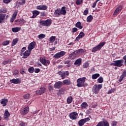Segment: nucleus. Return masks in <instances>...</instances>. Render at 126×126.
Returning a JSON list of instances; mask_svg holds the SVG:
<instances>
[{"label": "nucleus", "instance_id": "7", "mask_svg": "<svg viewBox=\"0 0 126 126\" xmlns=\"http://www.w3.org/2000/svg\"><path fill=\"white\" fill-rule=\"evenodd\" d=\"M65 54H66V52L63 51H61L60 52H58L56 53L54 56L53 58H54V59H61V58H62V57H63V56H64Z\"/></svg>", "mask_w": 126, "mask_h": 126}, {"label": "nucleus", "instance_id": "23", "mask_svg": "<svg viewBox=\"0 0 126 126\" xmlns=\"http://www.w3.org/2000/svg\"><path fill=\"white\" fill-rule=\"evenodd\" d=\"M54 15L56 17H59V16H60V15H62L61 14L60 8H58L55 10L54 12Z\"/></svg>", "mask_w": 126, "mask_h": 126}, {"label": "nucleus", "instance_id": "24", "mask_svg": "<svg viewBox=\"0 0 126 126\" xmlns=\"http://www.w3.org/2000/svg\"><path fill=\"white\" fill-rule=\"evenodd\" d=\"M85 35V34L83 32H81L78 36L76 38V41H79V39L83 38Z\"/></svg>", "mask_w": 126, "mask_h": 126}, {"label": "nucleus", "instance_id": "39", "mask_svg": "<svg viewBox=\"0 0 126 126\" xmlns=\"http://www.w3.org/2000/svg\"><path fill=\"white\" fill-rule=\"evenodd\" d=\"M46 37V35L41 33L39 35H38V39H40V40H42V39H44V38Z\"/></svg>", "mask_w": 126, "mask_h": 126}, {"label": "nucleus", "instance_id": "57", "mask_svg": "<svg viewBox=\"0 0 126 126\" xmlns=\"http://www.w3.org/2000/svg\"><path fill=\"white\" fill-rule=\"evenodd\" d=\"M18 73H19V72L18 71V70H16L14 71L13 74H14V75H17V74H18Z\"/></svg>", "mask_w": 126, "mask_h": 126}, {"label": "nucleus", "instance_id": "20", "mask_svg": "<svg viewBox=\"0 0 126 126\" xmlns=\"http://www.w3.org/2000/svg\"><path fill=\"white\" fill-rule=\"evenodd\" d=\"M125 77H126V70H125L122 72V74L119 79V82H122V81H123V79H124V78H125Z\"/></svg>", "mask_w": 126, "mask_h": 126}, {"label": "nucleus", "instance_id": "18", "mask_svg": "<svg viewBox=\"0 0 126 126\" xmlns=\"http://www.w3.org/2000/svg\"><path fill=\"white\" fill-rule=\"evenodd\" d=\"M37 9L39 10H46L48 8V6L46 5H40L36 7Z\"/></svg>", "mask_w": 126, "mask_h": 126}, {"label": "nucleus", "instance_id": "42", "mask_svg": "<svg viewBox=\"0 0 126 126\" xmlns=\"http://www.w3.org/2000/svg\"><path fill=\"white\" fill-rule=\"evenodd\" d=\"M89 66V63L86 62L83 65V68H87Z\"/></svg>", "mask_w": 126, "mask_h": 126}, {"label": "nucleus", "instance_id": "19", "mask_svg": "<svg viewBox=\"0 0 126 126\" xmlns=\"http://www.w3.org/2000/svg\"><path fill=\"white\" fill-rule=\"evenodd\" d=\"M18 14V11H15L14 13L13 14L10 21L11 22H13V21H14V20H15V18H16V16H17V14Z\"/></svg>", "mask_w": 126, "mask_h": 126}, {"label": "nucleus", "instance_id": "31", "mask_svg": "<svg viewBox=\"0 0 126 126\" xmlns=\"http://www.w3.org/2000/svg\"><path fill=\"white\" fill-rule=\"evenodd\" d=\"M9 116H10V114L8 112V110H5L4 114V118H5V119H7L8 118H9Z\"/></svg>", "mask_w": 126, "mask_h": 126}, {"label": "nucleus", "instance_id": "35", "mask_svg": "<svg viewBox=\"0 0 126 126\" xmlns=\"http://www.w3.org/2000/svg\"><path fill=\"white\" fill-rule=\"evenodd\" d=\"M73 99V98H72V96H71L68 97L67 98V104L71 103L72 102Z\"/></svg>", "mask_w": 126, "mask_h": 126}, {"label": "nucleus", "instance_id": "28", "mask_svg": "<svg viewBox=\"0 0 126 126\" xmlns=\"http://www.w3.org/2000/svg\"><path fill=\"white\" fill-rule=\"evenodd\" d=\"M63 85H70L71 84V82L68 79H66L63 81Z\"/></svg>", "mask_w": 126, "mask_h": 126}, {"label": "nucleus", "instance_id": "26", "mask_svg": "<svg viewBox=\"0 0 126 126\" xmlns=\"http://www.w3.org/2000/svg\"><path fill=\"white\" fill-rule=\"evenodd\" d=\"M83 49H79L77 51L74 52V54H75L76 56H79V55H81L82 53H83Z\"/></svg>", "mask_w": 126, "mask_h": 126}, {"label": "nucleus", "instance_id": "63", "mask_svg": "<svg viewBox=\"0 0 126 126\" xmlns=\"http://www.w3.org/2000/svg\"><path fill=\"white\" fill-rule=\"evenodd\" d=\"M20 21L21 22V23H22L23 24L25 23V20H24V19H21Z\"/></svg>", "mask_w": 126, "mask_h": 126}, {"label": "nucleus", "instance_id": "59", "mask_svg": "<svg viewBox=\"0 0 126 126\" xmlns=\"http://www.w3.org/2000/svg\"><path fill=\"white\" fill-rule=\"evenodd\" d=\"M97 4V2L95 1L93 3L92 7L93 8H95L96 7V4Z\"/></svg>", "mask_w": 126, "mask_h": 126}, {"label": "nucleus", "instance_id": "25", "mask_svg": "<svg viewBox=\"0 0 126 126\" xmlns=\"http://www.w3.org/2000/svg\"><path fill=\"white\" fill-rule=\"evenodd\" d=\"M8 100L7 99L3 98L1 99V104L2 105L3 107H5V105H7Z\"/></svg>", "mask_w": 126, "mask_h": 126}, {"label": "nucleus", "instance_id": "38", "mask_svg": "<svg viewBox=\"0 0 126 126\" xmlns=\"http://www.w3.org/2000/svg\"><path fill=\"white\" fill-rule=\"evenodd\" d=\"M85 123L84 122V120H83V119H81L78 122V125L79 126H82L83 125H84Z\"/></svg>", "mask_w": 126, "mask_h": 126}, {"label": "nucleus", "instance_id": "36", "mask_svg": "<svg viewBox=\"0 0 126 126\" xmlns=\"http://www.w3.org/2000/svg\"><path fill=\"white\" fill-rule=\"evenodd\" d=\"M18 42V39L15 38L13 40L11 46L13 47V46H15L16 44H17V42Z\"/></svg>", "mask_w": 126, "mask_h": 126}, {"label": "nucleus", "instance_id": "56", "mask_svg": "<svg viewBox=\"0 0 126 126\" xmlns=\"http://www.w3.org/2000/svg\"><path fill=\"white\" fill-rule=\"evenodd\" d=\"M96 126H103V122H99Z\"/></svg>", "mask_w": 126, "mask_h": 126}, {"label": "nucleus", "instance_id": "11", "mask_svg": "<svg viewBox=\"0 0 126 126\" xmlns=\"http://www.w3.org/2000/svg\"><path fill=\"white\" fill-rule=\"evenodd\" d=\"M36 47V42H32L31 43H30L28 47V51H31V52Z\"/></svg>", "mask_w": 126, "mask_h": 126}, {"label": "nucleus", "instance_id": "9", "mask_svg": "<svg viewBox=\"0 0 126 126\" xmlns=\"http://www.w3.org/2000/svg\"><path fill=\"white\" fill-rule=\"evenodd\" d=\"M40 62L43 65H45V66H48L50 64V61L47 60L42 57L40 58Z\"/></svg>", "mask_w": 126, "mask_h": 126}, {"label": "nucleus", "instance_id": "3", "mask_svg": "<svg viewBox=\"0 0 126 126\" xmlns=\"http://www.w3.org/2000/svg\"><path fill=\"white\" fill-rule=\"evenodd\" d=\"M86 80V78L82 77L79 78L77 80V86L78 87H83L84 86V83Z\"/></svg>", "mask_w": 126, "mask_h": 126}, {"label": "nucleus", "instance_id": "17", "mask_svg": "<svg viewBox=\"0 0 126 126\" xmlns=\"http://www.w3.org/2000/svg\"><path fill=\"white\" fill-rule=\"evenodd\" d=\"M31 55V51L30 50H27L23 53V59H27Z\"/></svg>", "mask_w": 126, "mask_h": 126}, {"label": "nucleus", "instance_id": "64", "mask_svg": "<svg viewBox=\"0 0 126 126\" xmlns=\"http://www.w3.org/2000/svg\"><path fill=\"white\" fill-rule=\"evenodd\" d=\"M6 61H7V64L11 63V60H9Z\"/></svg>", "mask_w": 126, "mask_h": 126}, {"label": "nucleus", "instance_id": "53", "mask_svg": "<svg viewBox=\"0 0 126 126\" xmlns=\"http://www.w3.org/2000/svg\"><path fill=\"white\" fill-rule=\"evenodd\" d=\"M34 71L35 73H39V72H40V69L39 68H35V69H34Z\"/></svg>", "mask_w": 126, "mask_h": 126}, {"label": "nucleus", "instance_id": "50", "mask_svg": "<svg viewBox=\"0 0 126 126\" xmlns=\"http://www.w3.org/2000/svg\"><path fill=\"white\" fill-rule=\"evenodd\" d=\"M103 126H109V123L107 121L103 122Z\"/></svg>", "mask_w": 126, "mask_h": 126}, {"label": "nucleus", "instance_id": "51", "mask_svg": "<svg viewBox=\"0 0 126 126\" xmlns=\"http://www.w3.org/2000/svg\"><path fill=\"white\" fill-rule=\"evenodd\" d=\"M12 0H3V1L4 3H6V4H7L8 3H9L10 1H11Z\"/></svg>", "mask_w": 126, "mask_h": 126}, {"label": "nucleus", "instance_id": "32", "mask_svg": "<svg viewBox=\"0 0 126 126\" xmlns=\"http://www.w3.org/2000/svg\"><path fill=\"white\" fill-rule=\"evenodd\" d=\"M81 107L82 109H86V108L88 107V104L86 102H83L81 105Z\"/></svg>", "mask_w": 126, "mask_h": 126}, {"label": "nucleus", "instance_id": "49", "mask_svg": "<svg viewBox=\"0 0 126 126\" xmlns=\"http://www.w3.org/2000/svg\"><path fill=\"white\" fill-rule=\"evenodd\" d=\"M97 81H98V82H99V83H102V82H103V77H100L97 79Z\"/></svg>", "mask_w": 126, "mask_h": 126}, {"label": "nucleus", "instance_id": "44", "mask_svg": "<svg viewBox=\"0 0 126 126\" xmlns=\"http://www.w3.org/2000/svg\"><path fill=\"white\" fill-rule=\"evenodd\" d=\"M28 70L30 73H33V72H34V67H31L28 69Z\"/></svg>", "mask_w": 126, "mask_h": 126}, {"label": "nucleus", "instance_id": "48", "mask_svg": "<svg viewBox=\"0 0 126 126\" xmlns=\"http://www.w3.org/2000/svg\"><path fill=\"white\" fill-rule=\"evenodd\" d=\"M25 2H26L25 0H21V1L19 2V4L21 5H23V4H25Z\"/></svg>", "mask_w": 126, "mask_h": 126}, {"label": "nucleus", "instance_id": "15", "mask_svg": "<svg viewBox=\"0 0 126 126\" xmlns=\"http://www.w3.org/2000/svg\"><path fill=\"white\" fill-rule=\"evenodd\" d=\"M122 9H123V5L119 6L115 10L113 15H117L118 13H119L122 11Z\"/></svg>", "mask_w": 126, "mask_h": 126}, {"label": "nucleus", "instance_id": "34", "mask_svg": "<svg viewBox=\"0 0 126 126\" xmlns=\"http://www.w3.org/2000/svg\"><path fill=\"white\" fill-rule=\"evenodd\" d=\"M99 76H100V74L95 73V74L92 75V79H97V78H98V77H99Z\"/></svg>", "mask_w": 126, "mask_h": 126}, {"label": "nucleus", "instance_id": "10", "mask_svg": "<svg viewBox=\"0 0 126 126\" xmlns=\"http://www.w3.org/2000/svg\"><path fill=\"white\" fill-rule=\"evenodd\" d=\"M46 92V88L41 87L38 90L36 91V94L38 95H42Z\"/></svg>", "mask_w": 126, "mask_h": 126}, {"label": "nucleus", "instance_id": "14", "mask_svg": "<svg viewBox=\"0 0 126 126\" xmlns=\"http://www.w3.org/2000/svg\"><path fill=\"white\" fill-rule=\"evenodd\" d=\"M63 83L61 81L56 82L54 85V88L55 89H60L63 86Z\"/></svg>", "mask_w": 126, "mask_h": 126}, {"label": "nucleus", "instance_id": "2", "mask_svg": "<svg viewBox=\"0 0 126 126\" xmlns=\"http://www.w3.org/2000/svg\"><path fill=\"white\" fill-rule=\"evenodd\" d=\"M106 44L105 42H100L98 45L94 47L92 49V53H95L96 52H97V51H100L103 47H104V45Z\"/></svg>", "mask_w": 126, "mask_h": 126}, {"label": "nucleus", "instance_id": "60", "mask_svg": "<svg viewBox=\"0 0 126 126\" xmlns=\"http://www.w3.org/2000/svg\"><path fill=\"white\" fill-rule=\"evenodd\" d=\"M26 125V123H24V122H21L20 124V126H25Z\"/></svg>", "mask_w": 126, "mask_h": 126}, {"label": "nucleus", "instance_id": "30", "mask_svg": "<svg viewBox=\"0 0 126 126\" xmlns=\"http://www.w3.org/2000/svg\"><path fill=\"white\" fill-rule=\"evenodd\" d=\"M21 29V28L20 27H15L12 28V31L14 33H16L18 32L19 31H20V30Z\"/></svg>", "mask_w": 126, "mask_h": 126}, {"label": "nucleus", "instance_id": "4", "mask_svg": "<svg viewBox=\"0 0 126 126\" xmlns=\"http://www.w3.org/2000/svg\"><path fill=\"white\" fill-rule=\"evenodd\" d=\"M102 84H99L98 85H94L93 88V92H94V93L95 94H98L102 88Z\"/></svg>", "mask_w": 126, "mask_h": 126}, {"label": "nucleus", "instance_id": "62", "mask_svg": "<svg viewBox=\"0 0 126 126\" xmlns=\"http://www.w3.org/2000/svg\"><path fill=\"white\" fill-rule=\"evenodd\" d=\"M26 47H23L22 50H21V53H23V52H24L25 51H26Z\"/></svg>", "mask_w": 126, "mask_h": 126}, {"label": "nucleus", "instance_id": "5", "mask_svg": "<svg viewBox=\"0 0 126 126\" xmlns=\"http://www.w3.org/2000/svg\"><path fill=\"white\" fill-rule=\"evenodd\" d=\"M40 23L43 26H46V27H49L51 26V24H52V20L47 19L45 21L42 20L40 22Z\"/></svg>", "mask_w": 126, "mask_h": 126}, {"label": "nucleus", "instance_id": "47", "mask_svg": "<svg viewBox=\"0 0 126 126\" xmlns=\"http://www.w3.org/2000/svg\"><path fill=\"white\" fill-rule=\"evenodd\" d=\"M114 91H116V89H112L111 90L108 91L107 94H111V93H114Z\"/></svg>", "mask_w": 126, "mask_h": 126}, {"label": "nucleus", "instance_id": "54", "mask_svg": "<svg viewBox=\"0 0 126 126\" xmlns=\"http://www.w3.org/2000/svg\"><path fill=\"white\" fill-rule=\"evenodd\" d=\"M83 14L84 15H87L88 14V9L85 10L83 12Z\"/></svg>", "mask_w": 126, "mask_h": 126}, {"label": "nucleus", "instance_id": "1", "mask_svg": "<svg viewBox=\"0 0 126 126\" xmlns=\"http://www.w3.org/2000/svg\"><path fill=\"white\" fill-rule=\"evenodd\" d=\"M124 60H116L113 61V63L110 64L114 66H117V67H121L124 65Z\"/></svg>", "mask_w": 126, "mask_h": 126}, {"label": "nucleus", "instance_id": "33", "mask_svg": "<svg viewBox=\"0 0 126 126\" xmlns=\"http://www.w3.org/2000/svg\"><path fill=\"white\" fill-rule=\"evenodd\" d=\"M75 26L77 28H79V29H82V28H83V27L81 26V23L80 22H78L76 24Z\"/></svg>", "mask_w": 126, "mask_h": 126}, {"label": "nucleus", "instance_id": "37", "mask_svg": "<svg viewBox=\"0 0 126 126\" xmlns=\"http://www.w3.org/2000/svg\"><path fill=\"white\" fill-rule=\"evenodd\" d=\"M93 20V17L92 15H90L87 18V22H91V21H92Z\"/></svg>", "mask_w": 126, "mask_h": 126}, {"label": "nucleus", "instance_id": "43", "mask_svg": "<svg viewBox=\"0 0 126 126\" xmlns=\"http://www.w3.org/2000/svg\"><path fill=\"white\" fill-rule=\"evenodd\" d=\"M23 98L24 99H29V98H30V94H24L23 95Z\"/></svg>", "mask_w": 126, "mask_h": 126}, {"label": "nucleus", "instance_id": "58", "mask_svg": "<svg viewBox=\"0 0 126 126\" xmlns=\"http://www.w3.org/2000/svg\"><path fill=\"white\" fill-rule=\"evenodd\" d=\"M72 32H73V33H75V32H77V28H73L72 29Z\"/></svg>", "mask_w": 126, "mask_h": 126}, {"label": "nucleus", "instance_id": "13", "mask_svg": "<svg viewBox=\"0 0 126 126\" xmlns=\"http://www.w3.org/2000/svg\"><path fill=\"white\" fill-rule=\"evenodd\" d=\"M11 83H13V84H20L21 83V80L18 78L12 79L10 80Z\"/></svg>", "mask_w": 126, "mask_h": 126}, {"label": "nucleus", "instance_id": "22", "mask_svg": "<svg viewBox=\"0 0 126 126\" xmlns=\"http://www.w3.org/2000/svg\"><path fill=\"white\" fill-rule=\"evenodd\" d=\"M32 18H35L36 16L40 14V11L37 10H33L32 11Z\"/></svg>", "mask_w": 126, "mask_h": 126}, {"label": "nucleus", "instance_id": "46", "mask_svg": "<svg viewBox=\"0 0 126 126\" xmlns=\"http://www.w3.org/2000/svg\"><path fill=\"white\" fill-rule=\"evenodd\" d=\"M6 12H7L6 9L1 8L0 10V13H6Z\"/></svg>", "mask_w": 126, "mask_h": 126}, {"label": "nucleus", "instance_id": "21", "mask_svg": "<svg viewBox=\"0 0 126 126\" xmlns=\"http://www.w3.org/2000/svg\"><path fill=\"white\" fill-rule=\"evenodd\" d=\"M66 7L65 6H63L60 9V13L61 14V15H65V14H66Z\"/></svg>", "mask_w": 126, "mask_h": 126}, {"label": "nucleus", "instance_id": "6", "mask_svg": "<svg viewBox=\"0 0 126 126\" xmlns=\"http://www.w3.org/2000/svg\"><path fill=\"white\" fill-rule=\"evenodd\" d=\"M69 117L70 120H75L78 119V113L76 112H73L69 114Z\"/></svg>", "mask_w": 126, "mask_h": 126}, {"label": "nucleus", "instance_id": "12", "mask_svg": "<svg viewBox=\"0 0 126 126\" xmlns=\"http://www.w3.org/2000/svg\"><path fill=\"white\" fill-rule=\"evenodd\" d=\"M29 113V107L27 106L21 110V115H27Z\"/></svg>", "mask_w": 126, "mask_h": 126}, {"label": "nucleus", "instance_id": "61", "mask_svg": "<svg viewBox=\"0 0 126 126\" xmlns=\"http://www.w3.org/2000/svg\"><path fill=\"white\" fill-rule=\"evenodd\" d=\"M41 16H42V17H43V16H46V14L45 13V12H41Z\"/></svg>", "mask_w": 126, "mask_h": 126}, {"label": "nucleus", "instance_id": "41", "mask_svg": "<svg viewBox=\"0 0 126 126\" xmlns=\"http://www.w3.org/2000/svg\"><path fill=\"white\" fill-rule=\"evenodd\" d=\"M55 40H56V37L55 36H51L49 39V41L50 43H54Z\"/></svg>", "mask_w": 126, "mask_h": 126}, {"label": "nucleus", "instance_id": "40", "mask_svg": "<svg viewBox=\"0 0 126 126\" xmlns=\"http://www.w3.org/2000/svg\"><path fill=\"white\" fill-rule=\"evenodd\" d=\"M83 2V0H76V4L77 5H79Z\"/></svg>", "mask_w": 126, "mask_h": 126}, {"label": "nucleus", "instance_id": "45", "mask_svg": "<svg viewBox=\"0 0 126 126\" xmlns=\"http://www.w3.org/2000/svg\"><path fill=\"white\" fill-rule=\"evenodd\" d=\"M9 44V40H6L2 43L3 46H7Z\"/></svg>", "mask_w": 126, "mask_h": 126}, {"label": "nucleus", "instance_id": "55", "mask_svg": "<svg viewBox=\"0 0 126 126\" xmlns=\"http://www.w3.org/2000/svg\"><path fill=\"white\" fill-rule=\"evenodd\" d=\"M117 121H113L111 124V126H117Z\"/></svg>", "mask_w": 126, "mask_h": 126}, {"label": "nucleus", "instance_id": "52", "mask_svg": "<svg viewBox=\"0 0 126 126\" xmlns=\"http://www.w3.org/2000/svg\"><path fill=\"white\" fill-rule=\"evenodd\" d=\"M83 121H84L85 123H87V122H89V121H90V119L88 117L85 119H83Z\"/></svg>", "mask_w": 126, "mask_h": 126}, {"label": "nucleus", "instance_id": "16", "mask_svg": "<svg viewBox=\"0 0 126 126\" xmlns=\"http://www.w3.org/2000/svg\"><path fill=\"white\" fill-rule=\"evenodd\" d=\"M5 21V14L0 13V23H4Z\"/></svg>", "mask_w": 126, "mask_h": 126}, {"label": "nucleus", "instance_id": "27", "mask_svg": "<svg viewBox=\"0 0 126 126\" xmlns=\"http://www.w3.org/2000/svg\"><path fill=\"white\" fill-rule=\"evenodd\" d=\"M81 61V58H79L77 60H76L75 62H74L75 65H80L82 63Z\"/></svg>", "mask_w": 126, "mask_h": 126}, {"label": "nucleus", "instance_id": "29", "mask_svg": "<svg viewBox=\"0 0 126 126\" xmlns=\"http://www.w3.org/2000/svg\"><path fill=\"white\" fill-rule=\"evenodd\" d=\"M76 57L77 56L75 55V53H74V52H73L69 55L68 59H69L70 60H73V59H75Z\"/></svg>", "mask_w": 126, "mask_h": 126}, {"label": "nucleus", "instance_id": "8", "mask_svg": "<svg viewBox=\"0 0 126 126\" xmlns=\"http://www.w3.org/2000/svg\"><path fill=\"white\" fill-rule=\"evenodd\" d=\"M58 74H59V75H61L63 79H64V78H65L66 75L67 76L69 75V72H68V71H60L59 72H58Z\"/></svg>", "mask_w": 126, "mask_h": 126}]
</instances>
